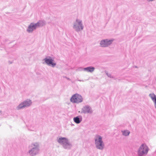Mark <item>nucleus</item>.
Returning <instances> with one entry per match:
<instances>
[{
  "instance_id": "obj_1",
  "label": "nucleus",
  "mask_w": 156,
  "mask_h": 156,
  "mask_svg": "<svg viewBox=\"0 0 156 156\" xmlns=\"http://www.w3.org/2000/svg\"><path fill=\"white\" fill-rule=\"evenodd\" d=\"M57 141L65 149L69 150L73 147L71 142L66 137L59 136L57 138Z\"/></svg>"
},
{
  "instance_id": "obj_2",
  "label": "nucleus",
  "mask_w": 156,
  "mask_h": 156,
  "mask_svg": "<svg viewBox=\"0 0 156 156\" xmlns=\"http://www.w3.org/2000/svg\"><path fill=\"white\" fill-rule=\"evenodd\" d=\"M30 149L27 153L31 156H35L39 153L40 146L38 143L34 142L31 144L29 146Z\"/></svg>"
},
{
  "instance_id": "obj_3",
  "label": "nucleus",
  "mask_w": 156,
  "mask_h": 156,
  "mask_svg": "<svg viewBox=\"0 0 156 156\" xmlns=\"http://www.w3.org/2000/svg\"><path fill=\"white\" fill-rule=\"evenodd\" d=\"M94 144L98 149L102 150L105 147V144L102 140V137L98 134L95 135L94 137Z\"/></svg>"
},
{
  "instance_id": "obj_4",
  "label": "nucleus",
  "mask_w": 156,
  "mask_h": 156,
  "mask_svg": "<svg viewBox=\"0 0 156 156\" xmlns=\"http://www.w3.org/2000/svg\"><path fill=\"white\" fill-rule=\"evenodd\" d=\"M72 28L76 32L83 30L84 28V25L82 20L77 17L73 22Z\"/></svg>"
},
{
  "instance_id": "obj_5",
  "label": "nucleus",
  "mask_w": 156,
  "mask_h": 156,
  "mask_svg": "<svg viewBox=\"0 0 156 156\" xmlns=\"http://www.w3.org/2000/svg\"><path fill=\"white\" fill-rule=\"evenodd\" d=\"M42 63L53 68L55 67L57 65L54 58L50 56H47L42 60Z\"/></svg>"
},
{
  "instance_id": "obj_6",
  "label": "nucleus",
  "mask_w": 156,
  "mask_h": 156,
  "mask_svg": "<svg viewBox=\"0 0 156 156\" xmlns=\"http://www.w3.org/2000/svg\"><path fill=\"white\" fill-rule=\"evenodd\" d=\"M149 149L145 144H143L139 147L137 151L138 156H145L148 153Z\"/></svg>"
},
{
  "instance_id": "obj_7",
  "label": "nucleus",
  "mask_w": 156,
  "mask_h": 156,
  "mask_svg": "<svg viewBox=\"0 0 156 156\" xmlns=\"http://www.w3.org/2000/svg\"><path fill=\"white\" fill-rule=\"evenodd\" d=\"M32 101L30 99H26L20 103L16 107V109L19 110L30 107L32 104Z\"/></svg>"
},
{
  "instance_id": "obj_8",
  "label": "nucleus",
  "mask_w": 156,
  "mask_h": 156,
  "mask_svg": "<svg viewBox=\"0 0 156 156\" xmlns=\"http://www.w3.org/2000/svg\"><path fill=\"white\" fill-rule=\"evenodd\" d=\"M83 100V98L81 96L78 94H73L70 99V101L71 102L76 104L82 102Z\"/></svg>"
},
{
  "instance_id": "obj_9",
  "label": "nucleus",
  "mask_w": 156,
  "mask_h": 156,
  "mask_svg": "<svg viewBox=\"0 0 156 156\" xmlns=\"http://www.w3.org/2000/svg\"><path fill=\"white\" fill-rule=\"evenodd\" d=\"M114 40L113 39H103L100 42V46L102 48L108 47L112 44Z\"/></svg>"
},
{
  "instance_id": "obj_10",
  "label": "nucleus",
  "mask_w": 156,
  "mask_h": 156,
  "mask_svg": "<svg viewBox=\"0 0 156 156\" xmlns=\"http://www.w3.org/2000/svg\"><path fill=\"white\" fill-rule=\"evenodd\" d=\"M93 110L88 105L84 106L81 109L80 112L81 114H92Z\"/></svg>"
},
{
  "instance_id": "obj_11",
  "label": "nucleus",
  "mask_w": 156,
  "mask_h": 156,
  "mask_svg": "<svg viewBox=\"0 0 156 156\" xmlns=\"http://www.w3.org/2000/svg\"><path fill=\"white\" fill-rule=\"evenodd\" d=\"M37 28V27L35 23L33 22L31 23L28 26L26 31L29 33H32Z\"/></svg>"
},
{
  "instance_id": "obj_12",
  "label": "nucleus",
  "mask_w": 156,
  "mask_h": 156,
  "mask_svg": "<svg viewBox=\"0 0 156 156\" xmlns=\"http://www.w3.org/2000/svg\"><path fill=\"white\" fill-rule=\"evenodd\" d=\"M73 120L76 123L79 124L82 120V117L80 115L76 116L73 118Z\"/></svg>"
},
{
  "instance_id": "obj_13",
  "label": "nucleus",
  "mask_w": 156,
  "mask_h": 156,
  "mask_svg": "<svg viewBox=\"0 0 156 156\" xmlns=\"http://www.w3.org/2000/svg\"><path fill=\"white\" fill-rule=\"evenodd\" d=\"M95 69L94 67L90 66L84 68V71L87 72L92 73L94 71Z\"/></svg>"
},
{
  "instance_id": "obj_14",
  "label": "nucleus",
  "mask_w": 156,
  "mask_h": 156,
  "mask_svg": "<svg viewBox=\"0 0 156 156\" xmlns=\"http://www.w3.org/2000/svg\"><path fill=\"white\" fill-rule=\"evenodd\" d=\"M149 96L154 102L155 107L156 108V96L154 94L151 93L149 94Z\"/></svg>"
},
{
  "instance_id": "obj_15",
  "label": "nucleus",
  "mask_w": 156,
  "mask_h": 156,
  "mask_svg": "<svg viewBox=\"0 0 156 156\" xmlns=\"http://www.w3.org/2000/svg\"><path fill=\"white\" fill-rule=\"evenodd\" d=\"M37 28L42 27L45 24V22L43 20H41L35 23Z\"/></svg>"
},
{
  "instance_id": "obj_16",
  "label": "nucleus",
  "mask_w": 156,
  "mask_h": 156,
  "mask_svg": "<svg viewBox=\"0 0 156 156\" xmlns=\"http://www.w3.org/2000/svg\"><path fill=\"white\" fill-rule=\"evenodd\" d=\"M122 135L125 136H127L129 135L130 132L128 130L125 129L121 131Z\"/></svg>"
},
{
  "instance_id": "obj_17",
  "label": "nucleus",
  "mask_w": 156,
  "mask_h": 156,
  "mask_svg": "<svg viewBox=\"0 0 156 156\" xmlns=\"http://www.w3.org/2000/svg\"><path fill=\"white\" fill-rule=\"evenodd\" d=\"M105 73H106V75H107V76L108 77H109L110 78H112V79H114L115 78L114 76H113L111 74V73H108L107 72H105Z\"/></svg>"
},
{
  "instance_id": "obj_18",
  "label": "nucleus",
  "mask_w": 156,
  "mask_h": 156,
  "mask_svg": "<svg viewBox=\"0 0 156 156\" xmlns=\"http://www.w3.org/2000/svg\"><path fill=\"white\" fill-rule=\"evenodd\" d=\"M84 68L80 67L79 68L76 70L79 71H84Z\"/></svg>"
},
{
  "instance_id": "obj_19",
  "label": "nucleus",
  "mask_w": 156,
  "mask_h": 156,
  "mask_svg": "<svg viewBox=\"0 0 156 156\" xmlns=\"http://www.w3.org/2000/svg\"><path fill=\"white\" fill-rule=\"evenodd\" d=\"M77 80L78 81H80V82H81V81L83 82V81H84L83 80Z\"/></svg>"
},
{
  "instance_id": "obj_20",
  "label": "nucleus",
  "mask_w": 156,
  "mask_h": 156,
  "mask_svg": "<svg viewBox=\"0 0 156 156\" xmlns=\"http://www.w3.org/2000/svg\"><path fill=\"white\" fill-rule=\"evenodd\" d=\"M2 111L0 110V114L1 113H2Z\"/></svg>"
},
{
  "instance_id": "obj_21",
  "label": "nucleus",
  "mask_w": 156,
  "mask_h": 156,
  "mask_svg": "<svg viewBox=\"0 0 156 156\" xmlns=\"http://www.w3.org/2000/svg\"><path fill=\"white\" fill-rule=\"evenodd\" d=\"M67 79L68 80H69V78H67Z\"/></svg>"
}]
</instances>
